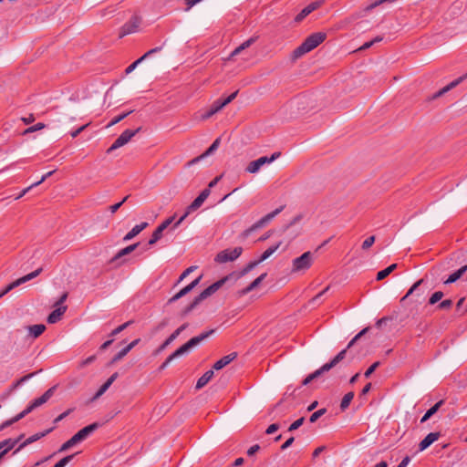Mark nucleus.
Here are the masks:
<instances>
[{
  "label": "nucleus",
  "mask_w": 467,
  "mask_h": 467,
  "mask_svg": "<svg viewBox=\"0 0 467 467\" xmlns=\"http://www.w3.org/2000/svg\"><path fill=\"white\" fill-rule=\"evenodd\" d=\"M234 278V274H230L220 280L214 282L207 288H205L199 296H197L192 303H190L187 306L183 308L182 311V316L188 315L191 311H192L202 301L208 298L212 295H213L216 291H218L228 280Z\"/></svg>",
  "instance_id": "obj_2"
},
{
  "label": "nucleus",
  "mask_w": 467,
  "mask_h": 467,
  "mask_svg": "<svg viewBox=\"0 0 467 467\" xmlns=\"http://www.w3.org/2000/svg\"><path fill=\"white\" fill-rule=\"evenodd\" d=\"M140 24L141 18L138 16H132L131 18L122 26L119 33V37H123L126 35L137 32L140 28Z\"/></svg>",
  "instance_id": "obj_10"
},
{
  "label": "nucleus",
  "mask_w": 467,
  "mask_h": 467,
  "mask_svg": "<svg viewBox=\"0 0 467 467\" xmlns=\"http://www.w3.org/2000/svg\"><path fill=\"white\" fill-rule=\"evenodd\" d=\"M281 242L277 243L275 245L270 246L267 248L260 256V258L257 260L259 263H262L263 261L266 260L268 257H270L281 245Z\"/></svg>",
  "instance_id": "obj_32"
},
{
  "label": "nucleus",
  "mask_w": 467,
  "mask_h": 467,
  "mask_svg": "<svg viewBox=\"0 0 467 467\" xmlns=\"http://www.w3.org/2000/svg\"><path fill=\"white\" fill-rule=\"evenodd\" d=\"M67 310V306H58L57 307L55 310H53L49 316L47 317V322L49 324H55L57 323V321L60 320L61 317L63 316V314L66 312Z\"/></svg>",
  "instance_id": "obj_21"
},
{
  "label": "nucleus",
  "mask_w": 467,
  "mask_h": 467,
  "mask_svg": "<svg viewBox=\"0 0 467 467\" xmlns=\"http://www.w3.org/2000/svg\"><path fill=\"white\" fill-rule=\"evenodd\" d=\"M27 328L30 336H32L34 338H36L46 330V326L43 324H37L29 326Z\"/></svg>",
  "instance_id": "obj_29"
},
{
  "label": "nucleus",
  "mask_w": 467,
  "mask_h": 467,
  "mask_svg": "<svg viewBox=\"0 0 467 467\" xmlns=\"http://www.w3.org/2000/svg\"><path fill=\"white\" fill-rule=\"evenodd\" d=\"M202 279V275H200L198 278L193 280L192 283H190L188 285L181 289L177 294H175L172 297H171L168 301L169 304H171L182 296H186L188 293H190L195 286H197Z\"/></svg>",
  "instance_id": "obj_12"
},
{
  "label": "nucleus",
  "mask_w": 467,
  "mask_h": 467,
  "mask_svg": "<svg viewBox=\"0 0 467 467\" xmlns=\"http://www.w3.org/2000/svg\"><path fill=\"white\" fill-rule=\"evenodd\" d=\"M213 377V370H207L198 380L196 383V389H202Z\"/></svg>",
  "instance_id": "obj_25"
},
{
  "label": "nucleus",
  "mask_w": 467,
  "mask_h": 467,
  "mask_svg": "<svg viewBox=\"0 0 467 467\" xmlns=\"http://www.w3.org/2000/svg\"><path fill=\"white\" fill-rule=\"evenodd\" d=\"M25 417H26V415L24 414L23 411H21L20 413H18L15 417H13V418L4 421L2 424H0V431H2L5 429L10 427L11 425H13L14 423L19 421L20 420H22Z\"/></svg>",
  "instance_id": "obj_30"
},
{
  "label": "nucleus",
  "mask_w": 467,
  "mask_h": 467,
  "mask_svg": "<svg viewBox=\"0 0 467 467\" xmlns=\"http://www.w3.org/2000/svg\"><path fill=\"white\" fill-rule=\"evenodd\" d=\"M57 386L55 385L49 388L42 396L32 400L31 403L35 407V409L47 402L48 400L54 395Z\"/></svg>",
  "instance_id": "obj_17"
},
{
  "label": "nucleus",
  "mask_w": 467,
  "mask_h": 467,
  "mask_svg": "<svg viewBox=\"0 0 467 467\" xmlns=\"http://www.w3.org/2000/svg\"><path fill=\"white\" fill-rule=\"evenodd\" d=\"M99 427V423L94 422L92 424H89L84 428H82L80 431H78L74 436L78 440V442H81L85 441L91 433H93L96 430H98Z\"/></svg>",
  "instance_id": "obj_15"
},
{
  "label": "nucleus",
  "mask_w": 467,
  "mask_h": 467,
  "mask_svg": "<svg viewBox=\"0 0 467 467\" xmlns=\"http://www.w3.org/2000/svg\"><path fill=\"white\" fill-rule=\"evenodd\" d=\"M111 385H109V382H107L105 381L101 386L100 388L98 389V391L96 392V394L94 395V397L92 398V400H95L97 399H99L100 396H102L107 390L110 387Z\"/></svg>",
  "instance_id": "obj_41"
},
{
  "label": "nucleus",
  "mask_w": 467,
  "mask_h": 467,
  "mask_svg": "<svg viewBox=\"0 0 467 467\" xmlns=\"http://www.w3.org/2000/svg\"><path fill=\"white\" fill-rule=\"evenodd\" d=\"M443 293L441 291H436L434 292L431 296L430 297L429 299V304L430 305H435L436 303H438L442 297H443Z\"/></svg>",
  "instance_id": "obj_44"
},
{
  "label": "nucleus",
  "mask_w": 467,
  "mask_h": 467,
  "mask_svg": "<svg viewBox=\"0 0 467 467\" xmlns=\"http://www.w3.org/2000/svg\"><path fill=\"white\" fill-rule=\"evenodd\" d=\"M327 412V410L325 408L320 409L314 413L309 418L310 422H316L320 417H322Z\"/></svg>",
  "instance_id": "obj_47"
},
{
  "label": "nucleus",
  "mask_w": 467,
  "mask_h": 467,
  "mask_svg": "<svg viewBox=\"0 0 467 467\" xmlns=\"http://www.w3.org/2000/svg\"><path fill=\"white\" fill-rule=\"evenodd\" d=\"M368 327L362 329L358 333L348 344L347 348L341 350L337 356H335L329 362L324 364L321 368L309 374L303 381L302 385H307L314 379L319 378L323 373L329 371L331 368L336 367L340 361H342L347 355L348 349H349L355 342L359 339L363 335L368 331Z\"/></svg>",
  "instance_id": "obj_1"
},
{
  "label": "nucleus",
  "mask_w": 467,
  "mask_h": 467,
  "mask_svg": "<svg viewBox=\"0 0 467 467\" xmlns=\"http://www.w3.org/2000/svg\"><path fill=\"white\" fill-rule=\"evenodd\" d=\"M444 403L443 400H441L437 403H435L432 407H431L426 413L423 415V417L420 419V422L423 423L427 421L429 419H431L441 407V405Z\"/></svg>",
  "instance_id": "obj_23"
},
{
  "label": "nucleus",
  "mask_w": 467,
  "mask_h": 467,
  "mask_svg": "<svg viewBox=\"0 0 467 467\" xmlns=\"http://www.w3.org/2000/svg\"><path fill=\"white\" fill-rule=\"evenodd\" d=\"M255 287H256L255 285L251 283L249 285H247L244 289L238 291V296H244L247 295L248 293H250L252 290H254Z\"/></svg>",
  "instance_id": "obj_56"
},
{
  "label": "nucleus",
  "mask_w": 467,
  "mask_h": 467,
  "mask_svg": "<svg viewBox=\"0 0 467 467\" xmlns=\"http://www.w3.org/2000/svg\"><path fill=\"white\" fill-rule=\"evenodd\" d=\"M162 227L158 226L152 233L151 237L149 240V245L155 244L162 237Z\"/></svg>",
  "instance_id": "obj_35"
},
{
  "label": "nucleus",
  "mask_w": 467,
  "mask_h": 467,
  "mask_svg": "<svg viewBox=\"0 0 467 467\" xmlns=\"http://www.w3.org/2000/svg\"><path fill=\"white\" fill-rule=\"evenodd\" d=\"M42 272V268H38L36 270H35L34 272L30 273V274H27L20 278H18L17 280L12 282L11 284H9L7 286H5L1 292H0V298H2L4 296H5L7 293H9L11 290H13L14 288L17 287L18 285L27 282V281H30L32 280L33 278L36 277L37 275H40V273Z\"/></svg>",
  "instance_id": "obj_8"
},
{
  "label": "nucleus",
  "mask_w": 467,
  "mask_h": 467,
  "mask_svg": "<svg viewBox=\"0 0 467 467\" xmlns=\"http://www.w3.org/2000/svg\"><path fill=\"white\" fill-rule=\"evenodd\" d=\"M260 263L256 261L250 262L240 273L239 276L245 275L247 273H249L251 270H253L257 265Z\"/></svg>",
  "instance_id": "obj_45"
},
{
  "label": "nucleus",
  "mask_w": 467,
  "mask_h": 467,
  "mask_svg": "<svg viewBox=\"0 0 467 467\" xmlns=\"http://www.w3.org/2000/svg\"><path fill=\"white\" fill-rule=\"evenodd\" d=\"M148 223L143 222L140 224L135 225L123 238L124 241H130L137 236L141 231H143L147 226Z\"/></svg>",
  "instance_id": "obj_22"
},
{
  "label": "nucleus",
  "mask_w": 467,
  "mask_h": 467,
  "mask_svg": "<svg viewBox=\"0 0 467 467\" xmlns=\"http://www.w3.org/2000/svg\"><path fill=\"white\" fill-rule=\"evenodd\" d=\"M54 173V171H49L47 173H46L45 175L42 176V178L36 182H34L33 184H31L30 186H28L27 188L24 189L20 193L19 195L16 198V200L17 199H20L21 197H23L27 192H29L32 188L36 187V186H38L39 184H41L44 181H46L48 177H50L52 174Z\"/></svg>",
  "instance_id": "obj_28"
},
{
  "label": "nucleus",
  "mask_w": 467,
  "mask_h": 467,
  "mask_svg": "<svg viewBox=\"0 0 467 467\" xmlns=\"http://www.w3.org/2000/svg\"><path fill=\"white\" fill-rule=\"evenodd\" d=\"M162 49V47H154L150 50H149L148 52H146L142 57H140V58L141 59V61L145 60L147 57H149L150 56L155 54V53H158L160 52L161 50Z\"/></svg>",
  "instance_id": "obj_57"
},
{
  "label": "nucleus",
  "mask_w": 467,
  "mask_h": 467,
  "mask_svg": "<svg viewBox=\"0 0 467 467\" xmlns=\"http://www.w3.org/2000/svg\"><path fill=\"white\" fill-rule=\"evenodd\" d=\"M441 437L440 432H431L429 433L420 443H419V451H423L427 448H429L434 441H438Z\"/></svg>",
  "instance_id": "obj_18"
},
{
  "label": "nucleus",
  "mask_w": 467,
  "mask_h": 467,
  "mask_svg": "<svg viewBox=\"0 0 467 467\" xmlns=\"http://www.w3.org/2000/svg\"><path fill=\"white\" fill-rule=\"evenodd\" d=\"M397 266H398L397 264H392L389 266H388L387 268H385L381 271H379L377 274V280L380 281V280H383L384 278H386L387 276H389L397 268Z\"/></svg>",
  "instance_id": "obj_31"
},
{
  "label": "nucleus",
  "mask_w": 467,
  "mask_h": 467,
  "mask_svg": "<svg viewBox=\"0 0 467 467\" xmlns=\"http://www.w3.org/2000/svg\"><path fill=\"white\" fill-rule=\"evenodd\" d=\"M323 4H324L323 0H317V1H314V2L310 3L306 7H304L300 11V13H298L296 15V16L295 17V21L296 23L303 21L309 14H311L313 11L321 7L323 5Z\"/></svg>",
  "instance_id": "obj_11"
},
{
  "label": "nucleus",
  "mask_w": 467,
  "mask_h": 467,
  "mask_svg": "<svg viewBox=\"0 0 467 467\" xmlns=\"http://www.w3.org/2000/svg\"><path fill=\"white\" fill-rule=\"evenodd\" d=\"M262 167V164L259 162L257 159L248 163V165L245 168V171L248 173H257Z\"/></svg>",
  "instance_id": "obj_33"
},
{
  "label": "nucleus",
  "mask_w": 467,
  "mask_h": 467,
  "mask_svg": "<svg viewBox=\"0 0 467 467\" xmlns=\"http://www.w3.org/2000/svg\"><path fill=\"white\" fill-rule=\"evenodd\" d=\"M223 107H225L221 99L215 100L210 107L214 113L219 112Z\"/></svg>",
  "instance_id": "obj_51"
},
{
  "label": "nucleus",
  "mask_w": 467,
  "mask_h": 467,
  "mask_svg": "<svg viewBox=\"0 0 467 467\" xmlns=\"http://www.w3.org/2000/svg\"><path fill=\"white\" fill-rule=\"evenodd\" d=\"M375 243V236L374 235H371L369 237H368L362 244V249L363 250H368V248H370L373 244Z\"/></svg>",
  "instance_id": "obj_52"
},
{
  "label": "nucleus",
  "mask_w": 467,
  "mask_h": 467,
  "mask_svg": "<svg viewBox=\"0 0 467 467\" xmlns=\"http://www.w3.org/2000/svg\"><path fill=\"white\" fill-rule=\"evenodd\" d=\"M179 337L178 331H173L169 337L159 347L157 352L164 350L171 342Z\"/></svg>",
  "instance_id": "obj_37"
},
{
  "label": "nucleus",
  "mask_w": 467,
  "mask_h": 467,
  "mask_svg": "<svg viewBox=\"0 0 467 467\" xmlns=\"http://www.w3.org/2000/svg\"><path fill=\"white\" fill-rule=\"evenodd\" d=\"M140 130V128H138L137 130H124L113 142V144L108 149L107 152L109 153L125 144H127L132 137H134L139 131Z\"/></svg>",
  "instance_id": "obj_7"
},
{
  "label": "nucleus",
  "mask_w": 467,
  "mask_h": 467,
  "mask_svg": "<svg viewBox=\"0 0 467 467\" xmlns=\"http://www.w3.org/2000/svg\"><path fill=\"white\" fill-rule=\"evenodd\" d=\"M133 323V320H130V321H127L125 322L124 324L119 326L118 327H116L115 329H113L110 333V337H114L118 334H119L120 332H122L124 329H126L128 327H130L131 324Z\"/></svg>",
  "instance_id": "obj_42"
},
{
  "label": "nucleus",
  "mask_w": 467,
  "mask_h": 467,
  "mask_svg": "<svg viewBox=\"0 0 467 467\" xmlns=\"http://www.w3.org/2000/svg\"><path fill=\"white\" fill-rule=\"evenodd\" d=\"M129 198H130V195H127L119 202L110 205L109 207V210L110 211V213H115L123 205V203L127 202V200Z\"/></svg>",
  "instance_id": "obj_48"
},
{
  "label": "nucleus",
  "mask_w": 467,
  "mask_h": 467,
  "mask_svg": "<svg viewBox=\"0 0 467 467\" xmlns=\"http://www.w3.org/2000/svg\"><path fill=\"white\" fill-rule=\"evenodd\" d=\"M424 282V279H420L418 280L417 282H415L412 286L409 289V291L407 292V294L401 298L400 302H403L404 300H406L410 296H411L414 291H416L419 286Z\"/></svg>",
  "instance_id": "obj_40"
},
{
  "label": "nucleus",
  "mask_w": 467,
  "mask_h": 467,
  "mask_svg": "<svg viewBox=\"0 0 467 467\" xmlns=\"http://www.w3.org/2000/svg\"><path fill=\"white\" fill-rule=\"evenodd\" d=\"M45 128V124L44 123H41V122H38L36 123V125L34 126H31L29 128H27L26 130H25V134L26 133H32V132H35L36 130H40L42 129Z\"/></svg>",
  "instance_id": "obj_53"
},
{
  "label": "nucleus",
  "mask_w": 467,
  "mask_h": 467,
  "mask_svg": "<svg viewBox=\"0 0 467 467\" xmlns=\"http://www.w3.org/2000/svg\"><path fill=\"white\" fill-rule=\"evenodd\" d=\"M194 269H196V266H190L187 269H185L182 274L180 275L178 283L182 281L187 275H189Z\"/></svg>",
  "instance_id": "obj_63"
},
{
  "label": "nucleus",
  "mask_w": 467,
  "mask_h": 467,
  "mask_svg": "<svg viewBox=\"0 0 467 467\" xmlns=\"http://www.w3.org/2000/svg\"><path fill=\"white\" fill-rule=\"evenodd\" d=\"M24 434H21L17 439H5L0 442V460L10 450H12L22 439Z\"/></svg>",
  "instance_id": "obj_13"
},
{
  "label": "nucleus",
  "mask_w": 467,
  "mask_h": 467,
  "mask_svg": "<svg viewBox=\"0 0 467 467\" xmlns=\"http://www.w3.org/2000/svg\"><path fill=\"white\" fill-rule=\"evenodd\" d=\"M214 329H211L205 332H202L199 336L192 337L188 342L180 347L181 350L183 354L189 352L192 348L198 346L201 342L208 338L214 333Z\"/></svg>",
  "instance_id": "obj_9"
},
{
  "label": "nucleus",
  "mask_w": 467,
  "mask_h": 467,
  "mask_svg": "<svg viewBox=\"0 0 467 467\" xmlns=\"http://www.w3.org/2000/svg\"><path fill=\"white\" fill-rule=\"evenodd\" d=\"M200 207L201 205L197 204L195 202L192 201V202L186 208L185 213L189 215L192 212L198 210Z\"/></svg>",
  "instance_id": "obj_64"
},
{
  "label": "nucleus",
  "mask_w": 467,
  "mask_h": 467,
  "mask_svg": "<svg viewBox=\"0 0 467 467\" xmlns=\"http://www.w3.org/2000/svg\"><path fill=\"white\" fill-rule=\"evenodd\" d=\"M466 270H467V265L462 266L460 269H458L457 271H455L454 273L450 275L449 277L447 278V280L444 282V284L448 285V284L456 282L458 279H460L462 276V275L466 272Z\"/></svg>",
  "instance_id": "obj_26"
},
{
  "label": "nucleus",
  "mask_w": 467,
  "mask_h": 467,
  "mask_svg": "<svg viewBox=\"0 0 467 467\" xmlns=\"http://www.w3.org/2000/svg\"><path fill=\"white\" fill-rule=\"evenodd\" d=\"M236 357H237L236 352L230 353L229 355H226V356L223 357L222 358H220L219 360H217L213 364V368L216 369V370H220V369L223 368L225 366H227L228 364H230L234 359H235Z\"/></svg>",
  "instance_id": "obj_19"
},
{
  "label": "nucleus",
  "mask_w": 467,
  "mask_h": 467,
  "mask_svg": "<svg viewBox=\"0 0 467 467\" xmlns=\"http://www.w3.org/2000/svg\"><path fill=\"white\" fill-rule=\"evenodd\" d=\"M132 112H133V110L131 109V110H130V111H128V112H125V113H122V114H120V115H118V116L114 117V118L110 120V122L109 123V126H113V125H115V124H117V123L120 122L122 119H124L126 117H128V116H129L130 113H132Z\"/></svg>",
  "instance_id": "obj_43"
},
{
  "label": "nucleus",
  "mask_w": 467,
  "mask_h": 467,
  "mask_svg": "<svg viewBox=\"0 0 467 467\" xmlns=\"http://www.w3.org/2000/svg\"><path fill=\"white\" fill-rule=\"evenodd\" d=\"M354 398V392L350 391L344 395L341 403H340V409L341 410H345L348 408L350 402L352 401Z\"/></svg>",
  "instance_id": "obj_36"
},
{
  "label": "nucleus",
  "mask_w": 467,
  "mask_h": 467,
  "mask_svg": "<svg viewBox=\"0 0 467 467\" xmlns=\"http://www.w3.org/2000/svg\"><path fill=\"white\" fill-rule=\"evenodd\" d=\"M138 245H139V243H136V244H130V245L121 249L111 259V263H114V262L118 261L119 259H120L121 257H123L124 255H127V254L132 253L138 247Z\"/></svg>",
  "instance_id": "obj_24"
},
{
  "label": "nucleus",
  "mask_w": 467,
  "mask_h": 467,
  "mask_svg": "<svg viewBox=\"0 0 467 467\" xmlns=\"http://www.w3.org/2000/svg\"><path fill=\"white\" fill-rule=\"evenodd\" d=\"M243 252V248L238 246L234 249H225L218 253L214 258L215 262L223 264L236 260Z\"/></svg>",
  "instance_id": "obj_5"
},
{
  "label": "nucleus",
  "mask_w": 467,
  "mask_h": 467,
  "mask_svg": "<svg viewBox=\"0 0 467 467\" xmlns=\"http://www.w3.org/2000/svg\"><path fill=\"white\" fill-rule=\"evenodd\" d=\"M467 78V74L456 78L455 80L451 81L450 84L434 93L431 97L429 98L430 100L436 99L448 92L449 90L454 88L457 87L460 83H462L465 78Z\"/></svg>",
  "instance_id": "obj_16"
},
{
  "label": "nucleus",
  "mask_w": 467,
  "mask_h": 467,
  "mask_svg": "<svg viewBox=\"0 0 467 467\" xmlns=\"http://www.w3.org/2000/svg\"><path fill=\"white\" fill-rule=\"evenodd\" d=\"M279 428H280V425L278 423H272L266 429L265 433L268 434V435L273 434L276 431H278Z\"/></svg>",
  "instance_id": "obj_62"
},
{
  "label": "nucleus",
  "mask_w": 467,
  "mask_h": 467,
  "mask_svg": "<svg viewBox=\"0 0 467 467\" xmlns=\"http://www.w3.org/2000/svg\"><path fill=\"white\" fill-rule=\"evenodd\" d=\"M36 373H30V374H27L24 377H22L19 380H17L15 385L13 386V389H16L17 388L18 386H20L21 384H23L24 382H26V380H28L29 379H31Z\"/></svg>",
  "instance_id": "obj_59"
},
{
  "label": "nucleus",
  "mask_w": 467,
  "mask_h": 467,
  "mask_svg": "<svg viewBox=\"0 0 467 467\" xmlns=\"http://www.w3.org/2000/svg\"><path fill=\"white\" fill-rule=\"evenodd\" d=\"M129 353V350L126 348V347L121 349L119 353H117L114 358H112V363H115L119 360H120L121 358H123L127 354Z\"/></svg>",
  "instance_id": "obj_54"
},
{
  "label": "nucleus",
  "mask_w": 467,
  "mask_h": 467,
  "mask_svg": "<svg viewBox=\"0 0 467 467\" xmlns=\"http://www.w3.org/2000/svg\"><path fill=\"white\" fill-rule=\"evenodd\" d=\"M327 37V34L323 32L313 33L308 36L305 41L293 51V57L298 58L306 53L310 52L320 45Z\"/></svg>",
  "instance_id": "obj_3"
},
{
  "label": "nucleus",
  "mask_w": 467,
  "mask_h": 467,
  "mask_svg": "<svg viewBox=\"0 0 467 467\" xmlns=\"http://www.w3.org/2000/svg\"><path fill=\"white\" fill-rule=\"evenodd\" d=\"M79 443L76 437L73 435L68 441H67L65 443L62 444V446L59 449V451H65L71 447L75 446L76 444Z\"/></svg>",
  "instance_id": "obj_39"
},
{
  "label": "nucleus",
  "mask_w": 467,
  "mask_h": 467,
  "mask_svg": "<svg viewBox=\"0 0 467 467\" xmlns=\"http://www.w3.org/2000/svg\"><path fill=\"white\" fill-rule=\"evenodd\" d=\"M55 429V427H52V428H49L44 431H41V432H38V433H36L30 437H28L25 441H23L19 446L18 448L15 451L14 453H16L17 451H21L22 449H24L26 446L40 440L41 438L47 436V434H49L50 432L53 431V430Z\"/></svg>",
  "instance_id": "obj_14"
},
{
  "label": "nucleus",
  "mask_w": 467,
  "mask_h": 467,
  "mask_svg": "<svg viewBox=\"0 0 467 467\" xmlns=\"http://www.w3.org/2000/svg\"><path fill=\"white\" fill-rule=\"evenodd\" d=\"M141 59L140 58H138L137 60H135L133 63H131L126 69H125V73L128 75L130 73H131L137 67L138 65H140L141 63Z\"/></svg>",
  "instance_id": "obj_58"
},
{
  "label": "nucleus",
  "mask_w": 467,
  "mask_h": 467,
  "mask_svg": "<svg viewBox=\"0 0 467 467\" xmlns=\"http://www.w3.org/2000/svg\"><path fill=\"white\" fill-rule=\"evenodd\" d=\"M313 264V254L311 252H306L299 257H296L292 262V272L306 271L311 267Z\"/></svg>",
  "instance_id": "obj_4"
},
{
  "label": "nucleus",
  "mask_w": 467,
  "mask_h": 467,
  "mask_svg": "<svg viewBox=\"0 0 467 467\" xmlns=\"http://www.w3.org/2000/svg\"><path fill=\"white\" fill-rule=\"evenodd\" d=\"M283 209H284V206H280L279 208L275 209L272 213L265 215L263 218H261L259 221L254 223L251 227H249L243 233L244 237H247L252 232L264 227L271 220H273L277 214H279L283 211Z\"/></svg>",
  "instance_id": "obj_6"
},
{
  "label": "nucleus",
  "mask_w": 467,
  "mask_h": 467,
  "mask_svg": "<svg viewBox=\"0 0 467 467\" xmlns=\"http://www.w3.org/2000/svg\"><path fill=\"white\" fill-rule=\"evenodd\" d=\"M305 421V418L304 417H301L299 418L298 420H296V421H294L289 427H288V430L287 431H294L296 430H297L299 427H301L303 425Z\"/></svg>",
  "instance_id": "obj_49"
},
{
  "label": "nucleus",
  "mask_w": 467,
  "mask_h": 467,
  "mask_svg": "<svg viewBox=\"0 0 467 467\" xmlns=\"http://www.w3.org/2000/svg\"><path fill=\"white\" fill-rule=\"evenodd\" d=\"M175 219V214L167 218L164 222H162L159 226L160 227H162V230L164 231L165 229H167L174 221Z\"/></svg>",
  "instance_id": "obj_61"
},
{
  "label": "nucleus",
  "mask_w": 467,
  "mask_h": 467,
  "mask_svg": "<svg viewBox=\"0 0 467 467\" xmlns=\"http://www.w3.org/2000/svg\"><path fill=\"white\" fill-rule=\"evenodd\" d=\"M210 193V189L206 188L193 200V202L202 206L205 200L209 197Z\"/></svg>",
  "instance_id": "obj_38"
},
{
  "label": "nucleus",
  "mask_w": 467,
  "mask_h": 467,
  "mask_svg": "<svg viewBox=\"0 0 467 467\" xmlns=\"http://www.w3.org/2000/svg\"><path fill=\"white\" fill-rule=\"evenodd\" d=\"M256 39H257V36L250 37L249 39L244 41L243 44H241L239 47H237L232 52L231 56L234 57V56H236V55L240 54L243 50H244V49L248 48L249 47H251L255 42Z\"/></svg>",
  "instance_id": "obj_27"
},
{
  "label": "nucleus",
  "mask_w": 467,
  "mask_h": 467,
  "mask_svg": "<svg viewBox=\"0 0 467 467\" xmlns=\"http://www.w3.org/2000/svg\"><path fill=\"white\" fill-rule=\"evenodd\" d=\"M175 219V214L167 218L164 222H162L159 226L160 227H162V230L164 231L165 229H167L174 221Z\"/></svg>",
  "instance_id": "obj_60"
},
{
  "label": "nucleus",
  "mask_w": 467,
  "mask_h": 467,
  "mask_svg": "<svg viewBox=\"0 0 467 467\" xmlns=\"http://www.w3.org/2000/svg\"><path fill=\"white\" fill-rule=\"evenodd\" d=\"M379 361H376L374 362L364 373V376L366 378H369L370 375L379 368Z\"/></svg>",
  "instance_id": "obj_55"
},
{
  "label": "nucleus",
  "mask_w": 467,
  "mask_h": 467,
  "mask_svg": "<svg viewBox=\"0 0 467 467\" xmlns=\"http://www.w3.org/2000/svg\"><path fill=\"white\" fill-rule=\"evenodd\" d=\"M281 155V152L276 151L274 152L270 157L263 156L258 159L259 162L262 164V166L265 164H270L273 161H275L276 159H278Z\"/></svg>",
  "instance_id": "obj_34"
},
{
  "label": "nucleus",
  "mask_w": 467,
  "mask_h": 467,
  "mask_svg": "<svg viewBox=\"0 0 467 467\" xmlns=\"http://www.w3.org/2000/svg\"><path fill=\"white\" fill-rule=\"evenodd\" d=\"M453 305V302L451 299H445L443 301H441L438 306H437V309L439 310H448L450 308H451Z\"/></svg>",
  "instance_id": "obj_46"
},
{
  "label": "nucleus",
  "mask_w": 467,
  "mask_h": 467,
  "mask_svg": "<svg viewBox=\"0 0 467 467\" xmlns=\"http://www.w3.org/2000/svg\"><path fill=\"white\" fill-rule=\"evenodd\" d=\"M75 455L76 454H71L62 458L53 467H65L74 458Z\"/></svg>",
  "instance_id": "obj_50"
},
{
  "label": "nucleus",
  "mask_w": 467,
  "mask_h": 467,
  "mask_svg": "<svg viewBox=\"0 0 467 467\" xmlns=\"http://www.w3.org/2000/svg\"><path fill=\"white\" fill-rule=\"evenodd\" d=\"M220 141H221V139L220 138H217L213 143L212 145L199 157L197 158H194L193 160H192L189 164H193V163H196L198 162L201 159H203L211 154H213L219 147L220 145Z\"/></svg>",
  "instance_id": "obj_20"
}]
</instances>
